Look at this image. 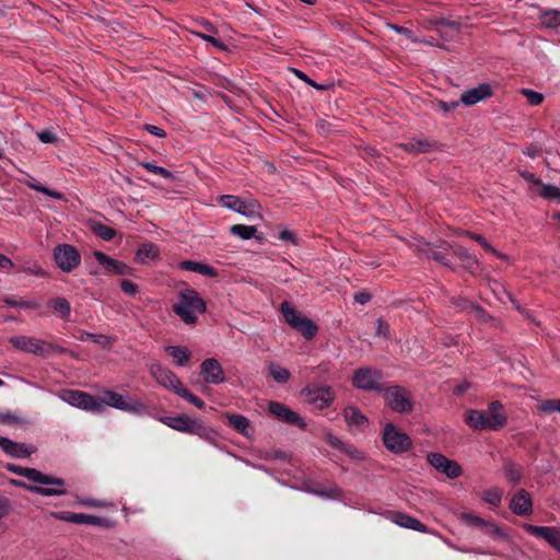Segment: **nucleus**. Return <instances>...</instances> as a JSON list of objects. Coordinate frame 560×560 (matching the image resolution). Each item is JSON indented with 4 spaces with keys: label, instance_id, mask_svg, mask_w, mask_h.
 <instances>
[{
    "label": "nucleus",
    "instance_id": "6e6d98bb",
    "mask_svg": "<svg viewBox=\"0 0 560 560\" xmlns=\"http://www.w3.org/2000/svg\"><path fill=\"white\" fill-rule=\"evenodd\" d=\"M195 35L201 37L202 39L211 43L213 46H215L217 48H219L220 50H228V47L226 45H224L222 42H220L219 39L214 38L212 35H208V34H202V33H199V32H192Z\"/></svg>",
    "mask_w": 560,
    "mask_h": 560
},
{
    "label": "nucleus",
    "instance_id": "9d476101",
    "mask_svg": "<svg viewBox=\"0 0 560 560\" xmlns=\"http://www.w3.org/2000/svg\"><path fill=\"white\" fill-rule=\"evenodd\" d=\"M221 205L247 218L260 217V205L255 199L243 200L235 196H221Z\"/></svg>",
    "mask_w": 560,
    "mask_h": 560
},
{
    "label": "nucleus",
    "instance_id": "864d4df0",
    "mask_svg": "<svg viewBox=\"0 0 560 560\" xmlns=\"http://www.w3.org/2000/svg\"><path fill=\"white\" fill-rule=\"evenodd\" d=\"M460 235H465V236L476 241L488 252L493 250V247L491 246V244L480 234H476V233L466 231V232H462Z\"/></svg>",
    "mask_w": 560,
    "mask_h": 560
},
{
    "label": "nucleus",
    "instance_id": "ddd939ff",
    "mask_svg": "<svg viewBox=\"0 0 560 560\" xmlns=\"http://www.w3.org/2000/svg\"><path fill=\"white\" fill-rule=\"evenodd\" d=\"M382 380V372L377 369L361 368L352 376V384L364 390L378 389V383Z\"/></svg>",
    "mask_w": 560,
    "mask_h": 560
},
{
    "label": "nucleus",
    "instance_id": "2f4dec72",
    "mask_svg": "<svg viewBox=\"0 0 560 560\" xmlns=\"http://www.w3.org/2000/svg\"><path fill=\"white\" fill-rule=\"evenodd\" d=\"M406 151L410 153H425L434 148V144L425 139L410 140L407 143L400 144Z\"/></svg>",
    "mask_w": 560,
    "mask_h": 560
},
{
    "label": "nucleus",
    "instance_id": "603ef678",
    "mask_svg": "<svg viewBox=\"0 0 560 560\" xmlns=\"http://www.w3.org/2000/svg\"><path fill=\"white\" fill-rule=\"evenodd\" d=\"M521 93L527 98L528 103L532 105H539L544 101V95L539 92L522 89Z\"/></svg>",
    "mask_w": 560,
    "mask_h": 560
},
{
    "label": "nucleus",
    "instance_id": "a19ab883",
    "mask_svg": "<svg viewBox=\"0 0 560 560\" xmlns=\"http://www.w3.org/2000/svg\"><path fill=\"white\" fill-rule=\"evenodd\" d=\"M482 500L490 505L499 506L502 502L503 491L499 488L485 490L481 495Z\"/></svg>",
    "mask_w": 560,
    "mask_h": 560
},
{
    "label": "nucleus",
    "instance_id": "f257e3e1",
    "mask_svg": "<svg viewBox=\"0 0 560 560\" xmlns=\"http://www.w3.org/2000/svg\"><path fill=\"white\" fill-rule=\"evenodd\" d=\"M466 423L474 430H500L506 425L508 417L503 410V405L495 400L492 401L487 410H468L465 415Z\"/></svg>",
    "mask_w": 560,
    "mask_h": 560
},
{
    "label": "nucleus",
    "instance_id": "e433bc0d",
    "mask_svg": "<svg viewBox=\"0 0 560 560\" xmlns=\"http://www.w3.org/2000/svg\"><path fill=\"white\" fill-rule=\"evenodd\" d=\"M159 249L154 244H143L137 252L138 261L145 264L148 260L156 258Z\"/></svg>",
    "mask_w": 560,
    "mask_h": 560
},
{
    "label": "nucleus",
    "instance_id": "49530a36",
    "mask_svg": "<svg viewBox=\"0 0 560 560\" xmlns=\"http://www.w3.org/2000/svg\"><path fill=\"white\" fill-rule=\"evenodd\" d=\"M481 530L492 537L503 538L506 539L508 536L503 532L501 527H499L497 524L486 521L483 526L481 527Z\"/></svg>",
    "mask_w": 560,
    "mask_h": 560
},
{
    "label": "nucleus",
    "instance_id": "a878e982",
    "mask_svg": "<svg viewBox=\"0 0 560 560\" xmlns=\"http://www.w3.org/2000/svg\"><path fill=\"white\" fill-rule=\"evenodd\" d=\"M453 254L460 261H463V267L469 272H474L480 266L479 260L469 253V250L463 246H453Z\"/></svg>",
    "mask_w": 560,
    "mask_h": 560
},
{
    "label": "nucleus",
    "instance_id": "13d9d810",
    "mask_svg": "<svg viewBox=\"0 0 560 560\" xmlns=\"http://www.w3.org/2000/svg\"><path fill=\"white\" fill-rule=\"evenodd\" d=\"M50 516L52 518H56V520H59V521L74 523L75 513L66 512V511H62V512H51Z\"/></svg>",
    "mask_w": 560,
    "mask_h": 560
},
{
    "label": "nucleus",
    "instance_id": "aec40b11",
    "mask_svg": "<svg viewBox=\"0 0 560 560\" xmlns=\"http://www.w3.org/2000/svg\"><path fill=\"white\" fill-rule=\"evenodd\" d=\"M93 256L96 258V260L102 266H104V269L107 272L120 275V276H126V275L130 273V270H131L130 267H128L127 265H125L124 262H121L119 260L108 257L107 255H105L102 252L95 250L93 253Z\"/></svg>",
    "mask_w": 560,
    "mask_h": 560
},
{
    "label": "nucleus",
    "instance_id": "393cba45",
    "mask_svg": "<svg viewBox=\"0 0 560 560\" xmlns=\"http://www.w3.org/2000/svg\"><path fill=\"white\" fill-rule=\"evenodd\" d=\"M50 480L61 481V485H48L49 487H38V486H24L26 490L30 492L45 495V497H54V495H65L67 494V490L65 489V480L61 478H55L49 476Z\"/></svg>",
    "mask_w": 560,
    "mask_h": 560
},
{
    "label": "nucleus",
    "instance_id": "b1692460",
    "mask_svg": "<svg viewBox=\"0 0 560 560\" xmlns=\"http://www.w3.org/2000/svg\"><path fill=\"white\" fill-rule=\"evenodd\" d=\"M453 248V246L446 242H440L439 245H432L430 243L424 244L423 247L419 248L420 252L427 253L429 257H432L434 260L439 261L443 266L452 267L451 262L445 258L444 254L439 250L443 249L444 252H448Z\"/></svg>",
    "mask_w": 560,
    "mask_h": 560
},
{
    "label": "nucleus",
    "instance_id": "cd10ccee",
    "mask_svg": "<svg viewBox=\"0 0 560 560\" xmlns=\"http://www.w3.org/2000/svg\"><path fill=\"white\" fill-rule=\"evenodd\" d=\"M345 419L351 427L362 428L366 424V417L357 407H347L343 411Z\"/></svg>",
    "mask_w": 560,
    "mask_h": 560
},
{
    "label": "nucleus",
    "instance_id": "de8ad7c7",
    "mask_svg": "<svg viewBox=\"0 0 560 560\" xmlns=\"http://www.w3.org/2000/svg\"><path fill=\"white\" fill-rule=\"evenodd\" d=\"M140 165L143 166L149 172L161 175L166 179H170V180L174 179V175L170 171H167L166 168H164L162 166H158L151 162H141Z\"/></svg>",
    "mask_w": 560,
    "mask_h": 560
},
{
    "label": "nucleus",
    "instance_id": "4468645a",
    "mask_svg": "<svg viewBox=\"0 0 560 560\" xmlns=\"http://www.w3.org/2000/svg\"><path fill=\"white\" fill-rule=\"evenodd\" d=\"M9 342L13 346V348L23 352L33 353L36 355L46 354V341L34 337L13 336L9 339Z\"/></svg>",
    "mask_w": 560,
    "mask_h": 560
},
{
    "label": "nucleus",
    "instance_id": "20e7f679",
    "mask_svg": "<svg viewBox=\"0 0 560 560\" xmlns=\"http://www.w3.org/2000/svg\"><path fill=\"white\" fill-rule=\"evenodd\" d=\"M383 398L389 409L398 413H409L413 409L411 393L400 385H393L383 390Z\"/></svg>",
    "mask_w": 560,
    "mask_h": 560
},
{
    "label": "nucleus",
    "instance_id": "1a4fd4ad",
    "mask_svg": "<svg viewBox=\"0 0 560 560\" xmlns=\"http://www.w3.org/2000/svg\"><path fill=\"white\" fill-rule=\"evenodd\" d=\"M54 259L62 271L71 272L80 265L81 255L74 246L60 244L54 249Z\"/></svg>",
    "mask_w": 560,
    "mask_h": 560
},
{
    "label": "nucleus",
    "instance_id": "dca6fc26",
    "mask_svg": "<svg viewBox=\"0 0 560 560\" xmlns=\"http://www.w3.org/2000/svg\"><path fill=\"white\" fill-rule=\"evenodd\" d=\"M151 375L162 386L172 389L175 394L183 386L178 377L166 368L159 363H154L150 368Z\"/></svg>",
    "mask_w": 560,
    "mask_h": 560
},
{
    "label": "nucleus",
    "instance_id": "f8f14e48",
    "mask_svg": "<svg viewBox=\"0 0 560 560\" xmlns=\"http://www.w3.org/2000/svg\"><path fill=\"white\" fill-rule=\"evenodd\" d=\"M302 395L318 409L328 407L334 400V392L328 386L308 385L302 390Z\"/></svg>",
    "mask_w": 560,
    "mask_h": 560
},
{
    "label": "nucleus",
    "instance_id": "2eb2a0df",
    "mask_svg": "<svg viewBox=\"0 0 560 560\" xmlns=\"http://www.w3.org/2000/svg\"><path fill=\"white\" fill-rule=\"evenodd\" d=\"M200 375L208 384H220L225 381L224 370L217 359H206L200 365Z\"/></svg>",
    "mask_w": 560,
    "mask_h": 560
},
{
    "label": "nucleus",
    "instance_id": "a18cd8bd",
    "mask_svg": "<svg viewBox=\"0 0 560 560\" xmlns=\"http://www.w3.org/2000/svg\"><path fill=\"white\" fill-rule=\"evenodd\" d=\"M105 520L98 516L88 515L83 513H75L74 524H90V525H103Z\"/></svg>",
    "mask_w": 560,
    "mask_h": 560
},
{
    "label": "nucleus",
    "instance_id": "052dcab7",
    "mask_svg": "<svg viewBox=\"0 0 560 560\" xmlns=\"http://www.w3.org/2000/svg\"><path fill=\"white\" fill-rule=\"evenodd\" d=\"M37 137L43 143H54L57 140L56 135L50 130L37 132Z\"/></svg>",
    "mask_w": 560,
    "mask_h": 560
},
{
    "label": "nucleus",
    "instance_id": "c756f323",
    "mask_svg": "<svg viewBox=\"0 0 560 560\" xmlns=\"http://www.w3.org/2000/svg\"><path fill=\"white\" fill-rule=\"evenodd\" d=\"M88 226L90 230L104 241H110L116 236V231L96 220H89Z\"/></svg>",
    "mask_w": 560,
    "mask_h": 560
},
{
    "label": "nucleus",
    "instance_id": "5fc2aeb1",
    "mask_svg": "<svg viewBox=\"0 0 560 560\" xmlns=\"http://www.w3.org/2000/svg\"><path fill=\"white\" fill-rule=\"evenodd\" d=\"M376 323H377V327H376L375 335L378 337H383L385 339H389L390 338L389 325L382 318H378Z\"/></svg>",
    "mask_w": 560,
    "mask_h": 560
},
{
    "label": "nucleus",
    "instance_id": "9b49d317",
    "mask_svg": "<svg viewBox=\"0 0 560 560\" xmlns=\"http://www.w3.org/2000/svg\"><path fill=\"white\" fill-rule=\"evenodd\" d=\"M427 459L434 469L450 479H455L463 474V469L456 460L450 459L441 453H429Z\"/></svg>",
    "mask_w": 560,
    "mask_h": 560
},
{
    "label": "nucleus",
    "instance_id": "5701e85b",
    "mask_svg": "<svg viewBox=\"0 0 560 560\" xmlns=\"http://www.w3.org/2000/svg\"><path fill=\"white\" fill-rule=\"evenodd\" d=\"M13 472H15L19 476H23L26 479L40 483V485H61V481L58 480H50L48 475L43 474L42 471L35 469V468H25V467H14L11 468Z\"/></svg>",
    "mask_w": 560,
    "mask_h": 560
},
{
    "label": "nucleus",
    "instance_id": "c85d7f7f",
    "mask_svg": "<svg viewBox=\"0 0 560 560\" xmlns=\"http://www.w3.org/2000/svg\"><path fill=\"white\" fill-rule=\"evenodd\" d=\"M503 474L512 485L518 483L524 476L523 468L511 460L504 462Z\"/></svg>",
    "mask_w": 560,
    "mask_h": 560
},
{
    "label": "nucleus",
    "instance_id": "8fccbe9b",
    "mask_svg": "<svg viewBox=\"0 0 560 560\" xmlns=\"http://www.w3.org/2000/svg\"><path fill=\"white\" fill-rule=\"evenodd\" d=\"M0 423L9 424V425H20L25 423V421L18 415L12 413L10 411L0 412Z\"/></svg>",
    "mask_w": 560,
    "mask_h": 560
},
{
    "label": "nucleus",
    "instance_id": "39448f33",
    "mask_svg": "<svg viewBox=\"0 0 560 560\" xmlns=\"http://www.w3.org/2000/svg\"><path fill=\"white\" fill-rule=\"evenodd\" d=\"M280 310L285 323L300 331L306 339H312L316 335L317 326L311 319L303 317L289 302H282Z\"/></svg>",
    "mask_w": 560,
    "mask_h": 560
},
{
    "label": "nucleus",
    "instance_id": "4c0bfd02",
    "mask_svg": "<svg viewBox=\"0 0 560 560\" xmlns=\"http://www.w3.org/2000/svg\"><path fill=\"white\" fill-rule=\"evenodd\" d=\"M540 22L548 28L560 26V11L559 10H545L540 14Z\"/></svg>",
    "mask_w": 560,
    "mask_h": 560
},
{
    "label": "nucleus",
    "instance_id": "bf43d9fd",
    "mask_svg": "<svg viewBox=\"0 0 560 560\" xmlns=\"http://www.w3.org/2000/svg\"><path fill=\"white\" fill-rule=\"evenodd\" d=\"M120 288L128 295H136L138 293V287L129 280H122Z\"/></svg>",
    "mask_w": 560,
    "mask_h": 560
},
{
    "label": "nucleus",
    "instance_id": "412c9836",
    "mask_svg": "<svg viewBox=\"0 0 560 560\" xmlns=\"http://www.w3.org/2000/svg\"><path fill=\"white\" fill-rule=\"evenodd\" d=\"M0 447L7 454L15 457H28L36 451V447L33 445L16 443L2 436H0Z\"/></svg>",
    "mask_w": 560,
    "mask_h": 560
},
{
    "label": "nucleus",
    "instance_id": "f03ea898",
    "mask_svg": "<svg viewBox=\"0 0 560 560\" xmlns=\"http://www.w3.org/2000/svg\"><path fill=\"white\" fill-rule=\"evenodd\" d=\"M173 311L188 325L197 322V315L206 311V303L195 290H184L179 293Z\"/></svg>",
    "mask_w": 560,
    "mask_h": 560
},
{
    "label": "nucleus",
    "instance_id": "0eeeda50",
    "mask_svg": "<svg viewBox=\"0 0 560 560\" xmlns=\"http://www.w3.org/2000/svg\"><path fill=\"white\" fill-rule=\"evenodd\" d=\"M383 442L388 451L396 454L407 452L412 446L411 439L393 423L385 424L383 430Z\"/></svg>",
    "mask_w": 560,
    "mask_h": 560
},
{
    "label": "nucleus",
    "instance_id": "774afa93",
    "mask_svg": "<svg viewBox=\"0 0 560 560\" xmlns=\"http://www.w3.org/2000/svg\"><path fill=\"white\" fill-rule=\"evenodd\" d=\"M279 238L284 242H290V243L296 245V238H295L294 234L289 230H283L282 232H280Z\"/></svg>",
    "mask_w": 560,
    "mask_h": 560
},
{
    "label": "nucleus",
    "instance_id": "58836bf2",
    "mask_svg": "<svg viewBox=\"0 0 560 560\" xmlns=\"http://www.w3.org/2000/svg\"><path fill=\"white\" fill-rule=\"evenodd\" d=\"M536 192L545 199L556 200L560 202V188H558L557 186L540 183Z\"/></svg>",
    "mask_w": 560,
    "mask_h": 560
},
{
    "label": "nucleus",
    "instance_id": "79ce46f5",
    "mask_svg": "<svg viewBox=\"0 0 560 560\" xmlns=\"http://www.w3.org/2000/svg\"><path fill=\"white\" fill-rule=\"evenodd\" d=\"M269 372H270L271 376L273 377V380L278 383H287L291 375L289 370L278 365L276 363L269 364Z\"/></svg>",
    "mask_w": 560,
    "mask_h": 560
},
{
    "label": "nucleus",
    "instance_id": "c03bdc74",
    "mask_svg": "<svg viewBox=\"0 0 560 560\" xmlns=\"http://www.w3.org/2000/svg\"><path fill=\"white\" fill-rule=\"evenodd\" d=\"M176 394L180 397H183L184 399H186L187 401H189L190 404H192L194 406H196L198 409H203L205 408V402L199 398L197 397L196 395L191 394L187 388H185L184 386H182L177 392Z\"/></svg>",
    "mask_w": 560,
    "mask_h": 560
},
{
    "label": "nucleus",
    "instance_id": "473e14b6",
    "mask_svg": "<svg viewBox=\"0 0 560 560\" xmlns=\"http://www.w3.org/2000/svg\"><path fill=\"white\" fill-rule=\"evenodd\" d=\"M395 523L401 527L415 529L421 533L427 532V527L420 521L406 514H397L395 516Z\"/></svg>",
    "mask_w": 560,
    "mask_h": 560
},
{
    "label": "nucleus",
    "instance_id": "09e8293b",
    "mask_svg": "<svg viewBox=\"0 0 560 560\" xmlns=\"http://www.w3.org/2000/svg\"><path fill=\"white\" fill-rule=\"evenodd\" d=\"M28 187L36 190V191H39V192H43L54 199H57V200H62L63 199V195L56 191V190H52L46 186H43V185H38V184H35V183H31L28 182L27 183Z\"/></svg>",
    "mask_w": 560,
    "mask_h": 560
},
{
    "label": "nucleus",
    "instance_id": "f704fd0d",
    "mask_svg": "<svg viewBox=\"0 0 560 560\" xmlns=\"http://www.w3.org/2000/svg\"><path fill=\"white\" fill-rule=\"evenodd\" d=\"M229 423L240 433L248 435V429L250 427L249 420L242 415H226Z\"/></svg>",
    "mask_w": 560,
    "mask_h": 560
},
{
    "label": "nucleus",
    "instance_id": "4d7b16f0",
    "mask_svg": "<svg viewBox=\"0 0 560 560\" xmlns=\"http://www.w3.org/2000/svg\"><path fill=\"white\" fill-rule=\"evenodd\" d=\"M462 518L465 520L467 522V524L471 525V526H476V527H479L481 529V527L483 526L485 524V520L480 518L479 516L477 515H472V514H469V513H464L462 515Z\"/></svg>",
    "mask_w": 560,
    "mask_h": 560
},
{
    "label": "nucleus",
    "instance_id": "680f3d73",
    "mask_svg": "<svg viewBox=\"0 0 560 560\" xmlns=\"http://www.w3.org/2000/svg\"><path fill=\"white\" fill-rule=\"evenodd\" d=\"M11 511L10 500L0 495V518L5 517Z\"/></svg>",
    "mask_w": 560,
    "mask_h": 560
},
{
    "label": "nucleus",
    "instance_id": "7c9ffc66",
    "mask_svg": "<svg viewBox=\"0 0 560 560\" xmlns=\"http://www.w3.org/2000/svg\"><path fill=\"white\" fill-rule=\"evenodd\" d=\"M182 267L186 270L198 272L208 277H217L218 272L214 268L209 265L200 264L192 260H185L182 262Z\"/></svg>",
    "mask_w": 560,
    "mask_h": 560
},
{
    "label": "nucleus",
    "instance_id": "72a5a7b5",
    "mask_svg": "<svg viewBox=\"0 0 560 560\" xmlns=\"http://www.w3.org/2000/svg\"><path fill=\"white\" fill-rule=\"evenodd\" d=\"M47 306L61 315L62 318H68L71 307L70 303L65 298H54L48 301Z\"/></svg>",
    "mask_w": 560,
    "mask_h": 560
},
{
    "label": "nucleus",
    "instance_id": "7ed1b4c3",
    "mask_svg": "<svg viewBox=\"0 0 560 560\" xmlns=\"http://www.w3.org/2000/svg\"><path fill=\"white\" fill-rule=\"evenodd\" d=\"M160 421L176 431L196 434L206 440H211L214 435V431L206 425L201 419L191 418L187 415L163 417Z\"/></svg>",
    "mask_w": 560,
    "mask_h": 560
},
{
    "label": "nucleus",
    "instance_id": "a211bd4d",
    "mask_svg": "<svg viewBox=\"0 0 560 560\" xmlns=\"http://www.w3.org/2000/svg\"><path fill=\"white\" fill-rule=\"evenodd\" d=\"M524 528L534 536L546 540L550 546L560 552V530L549 526H535L525 524Z\"/></svg>",
    "mask_w": 560,
    "mask_h": 560
},
{
    "label": "nucleus",
    "instance_id": "6e6552de",
    "mask_svg": "<svg viewBox=\"0 0 560 560\" xmlns=\"http://www.w3.org/2000/svg\"><path fill=\"white\" fill-rule=\"evenodd\" d=\"M60 398L77 408L88 410V411H96L102 412L103 407L102 404L98 402L92 395L72 389H65L60 393Z\"/></svg>",
    "mask_w": 560,
    "mask_h": 560
},
{
    "label": "nucleus",
    "instance_id": "423d86ee",
    "mask_svg": "<svg viewBox=\"0 0 560 560\" xmlns=\"http://www.w3.org/2000/svg\"><path fill=\"white\" fill-rule=\"evenodd\" d=\"M98 402L131 413H141L144 411V405L129 395H120L113 390H104Z\"/></svg>",
    "mask_w": 560,
    "mask_h": 560
},
{
    "label": "nucleus",
    "instance_id": "37998d69",
    "mask_svg": "<svg viewBox=\"0 0 560 560\" xmlns=\"http://www.w3.org/2000/svg\"><path fill=\"white\" fill-rule=\"evenodd\" d=\"M3 303L9 305V306H19V307H24V308H30V310H37L39 306H40V303L36 300H32V301H16L12 298H9V296H5L3 299Z\"/></svg>",
    "mask_w": 560,
    "mask_h": 560
},
{
    "label": "nucleus",
    "instance_id": "3c124183",
    "mask_svg": "<svg viewBox=\"0 0 560 560\" xmlns=\"http://www.w3.org/2000/svg\"><path fill=\"white\" fill-rule=\"evenodd\" d=\"M80 339L81 340H92L93 342L98 343L104 348L110 346L109 338L104 335H93V334L85 332L80 337Z\"/></svg>",
    "mask_w": 560,
    "mask_h": 560
},
{
    "label": "nucleus",
    "instance_id": "0e129e2a",
    "mask_svg": "<svg viewBox=\"0 0 560 560\" xmlns=\"http://www.w3.org/2000/svg\"><path fill=\"white\" fill-rule=\"evenodd\" d=\"M458 102L457 101H453L451 103H447V102H444V101H439L436 102V106L442 109L444 113H448L453 109H455L457 106H458Z\"/></svg>",
    "mask_w": 560,
    "mask_h": 560
},
{
    "label": "nucleus",
    "instance_id": "f3484780",
    "mask_svg": "<svg viewBox=\"0 0 560 560\" xmlns=\"http://www.w3.org/2000/svg\"><path fill=\"white\" fill-rule=\"evenodd\" d=\"M509 506L516 515H530L533 513L532 495L525 489H518L512 497Z\"/></svg>",
    "mask_w": 560,
    "mask_h": 560
},
{
    "label": "nucleus",
    "instance_id": "4be33fe9",
    "mask_svg": "<svg viewBox=\"0 0 560 560\" xmlns=\"http://www.w3.org/2000/svg\"><path fill=\"white\" fill-rule=\"evenodd\" d=\"M492 95V89L489 84H480L477 88L465 91L460 96V102L466 106H471Z\"/></svg>",
    "mask_w": 560,
    "mask_h": 560
},
{
    "label": "nucleus",
    "instance_id": "338daca9",
    "mask_svg": "<svg viewBox=\"0 0 560 560\" xmlns=\"http://www.w3.org/2000/svg\"><path fill=\"white\" fill-rule=\"evenodd\" d=\"M144 129L149 131L151 135L160 138H164L166 136L165 131L162 128L154 125H144Z\"/></svg>",
    "mask_w": 560,
    "mask_h": 560
},
{
    "label": "nucleus",
    "instance_id": "bb28decb",
    "mask_svg": "<svg viewBox=\"0 0 560 560\" xmlns=\"http://www.w3.org/2000/svg\"><path fill=\"white\" fill-rule=\"evenodd\" d=\"M435 24L440 25L438 31L443 39H455V37L459 34L460 25L455 21H446L444 19H440L435 21Z\"/></svg>",
    "mask_w": 560,
    "mask_h": 560
},
{
    "label": "nucleus",
    "instance_id": "c9c22d12",
    "mask_svg": "<svg viewBox=\"0 0 560 560\" xmlns=\"http://www.w3.org/2000/svg\"><path fill=\"white\" fill-rule=\"evenodd\" d=\"M166 351L174 358L178 365H184L191 357L190 351L180 346H168Z\"/></svg>",
    "mask_w": 560,
    "mask_h": 560
},
{
    "label": "nucleus",
    "instance_id": "e2e57ef3",
    "mask_svg": "<svg viewBox=\"0 0 560 560\" xmlns=\"http://www.w3.org/2000/svg\"><path fill=\"white\" fill-rule=\"evenodd\" d=\"M521 176L532 185V187L537 190V188L539 187L540 185V179L537 178L533 173H528V172H522L521 173Z\"/></svg>",
    "mask_w": 560,
    "mask_h": 560
},
{
    "label": "nucleus",
    "instance_id": "69168bd1",
    "mask_svg": "<svg viewBox=\"0 0 560 560\" xmlns=\"http://www.w3.org/2000/svg\"><path fill=\"white\" fill-rule=\"evenodd\" d=\"M557 401L558 399H549V400H546L544 401L541 405H540V409L544 411V412H552V411H557Z\"/></svg>",
    "mask_w": 560,
    "mask_h": 560
},
{
    "label": "nucleus",
    "instance_id": "ea45409f",
    "mask_svg": "<svg viewBox=\"0 0 560 560\" xmlns=\"http://www.w3.org/2000/svg\"><path fill=\"white\" fill-rule=\"evenodd\" d=\"M230 232L242 240H250L255 236L257 229L253 225L234 224L231 226Z\"/></svg>",
    "mask_w": 560,
    "mask_h": 560
},
{
    "label": "nucleus",
    "instance_id": "6ab92c4d",
    "mask_svg": "<svg viewBox=\"0 0 560 560\" xmlns=\"http://www.w3.org/2000/svg\"><path fill=\"white\" fill-rule=\"evenodd\" d=\"M269 411L278 419L283 420L290 424H296L300 428H304L305 423L302 418L293 410L284 406L283 404L272 401L269 404Z\"/></svg>",
    "mask_w": 560,
    "mask_h": 560
}]
</instances>
